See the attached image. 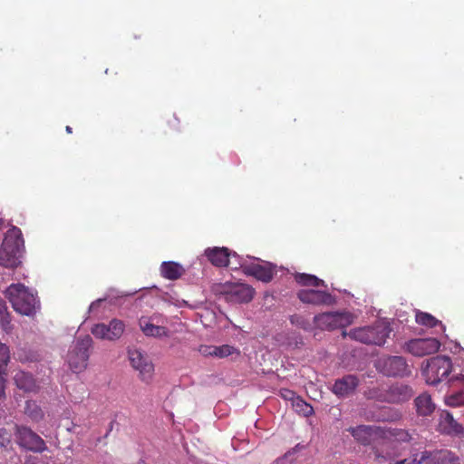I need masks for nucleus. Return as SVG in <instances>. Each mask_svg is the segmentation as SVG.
Masks as SVG:
<instances>
[{
  "instance_id": "obj_17",
  "label": "nucleus",
  "mask_w": 464,
  "mask_h": 464,
  "mask_svg": "<svg viewBox=\"0 0 464 464\" xmlns=\"http://www.w3.org/2000/svg\"><path fill=\"white\" fill-rule=\"evenodd\" d=\"M422 464H460L459 457L449 450H423Z\"/></svg>"
},
{
  "instance_id": "obj_4",
  "label": "nucleus",
  "mask_w": 464,
  "mask_h": 464,
  "mask_svg": "<svg viewBox=\"0 0 464 464\" xmlns=\"http://www.w3.org/2000/svg\"><path fill=\"white\" fill-rule=\"evenodd\" d=\"M391 328L384 324H376L373 326L361 327L351 330L348 334L351 339L365 344L383 345L389 337Z\"/></svg>"
},
{
  "instance_id": "obj_28",
  "label": "nucleus",
  "mask_w": 464,
  "mask_h": 464,
  "mask_svg": "<svg viewBox=\"0 0 464 464\" xmlns=\"http://www.w3.org/2000/svg\"><path fill=\"white\" fill-rule=\"evenodd\" d=\"M415 320L416 323L420 325L429 328H434L439 325L442 331H445V326L442 324V323L429 313L418 311L415 315Z\"/></svg>"
},
{
  "instance_id": "obj_12",
  "label": "nucleus",
  "mask_w": 464,
  "mask_h": 464,
  "mask_svg": "<svg viewBox=\"0 0 464 464\" xmlns=\"http://www.w3.org/2000/svg\"><path fill=\"white\" fill-rule=\"evenodd\" d=\"M237 265H239L245 275L254 276L264 283L270 282L275 276L276 266L269 262L264 264L238 262Z\"/></svg>"
},
{
  "instance_id": "obj_37",
  "label": "nucleus",
  "mask_w": 464,
  "mask_h": 464,
  "mask_svg": "<svg viewBox=\"0 0 464 464\" xmlns=\"http://www.w3.org/2000/svg\"><path fill=\"white\" fill-rule=\"evenodd\" d=\"M214 345H200L198 348V352L203 356H214Z\"/></svg>"
},
{
  "instance_id": "obj_31",
  "label": "nucleus",
  "mask_w": 464,
  "mask_h": 464,
  "mask_svg": "<svg viewBox=\"0 0 464 464\" xmlns=\"http://www.w3.org/2000/svg\"><path fill=\"white\" fill-rule=\"evenodd\" d=\"M214 357L218 358H226L229 355H232L233 353L239 354V352L237 348L228 344H223L220 346L214 345Z\"/></svg>"
},
{
  "instance_id": "obj_26",
  "label": "nucleus",
  "mask_w": 464,
  "mask_h": 464,
  "mask_svg": "<svg viewBox=\"0 0 464 464\" xmlns=\"http://www.w3.org/2000/svg\"><path fill=\"white\" fill-rule=\"evenodd\" d=\"M24 413L31 421L36 423L41 421L44 417L43 410L34 401H26Z\"/></svg>"
},
{
  "instance_id": "obj_13",
  "label": "nucleus",
  "mask_w": 464,
  "mask_h": 464,
  "mask_svg": "<svg viewBox=\"0 0 464 464\" xmlns=\"http://www.w3.org/2000/svg\"><path fill=\"white\" fill-rule=\"evenodd\" d=\"M298 299L304 304L314 305H332L335 304L336 299L326 291L314 289H302L297 292Z\"/></svg>"
},
{
  "instance_id": "obj_20",
  "label": "nucleus",
  "mask_w": 464,
  "mask_h": 464,
  "mask_svg": "<svg viewBox=\"0 0 464 464\" xmlns=\"http://www.w3.org/2000/svg\"><path fill=\"white\" fill-rule=\"evenodd\" d=\"M160 322L159 316L154 314L150 318L141 317L139 321L140 327L143 334L147 336L163 337L169 335V331L166 327L156 325L153 322Z\"/></svg>"
},
{
  "instance_id": "obj_24",
  "label": "nucleus",
  "mask_w": 464,
  "mask_h": 464,
  "mask_svg": "<svg viewBox=\"0 0 464 464\" xmlns=\"http://www.w3.org/2000/svg\"><path fill=\"white\" fill-rule=\"evenodd\" d=\"M418 434L415 430H407L403 429H389L385 430L382 438H391L398 442H411L417 440Z\"/></svg>"
},
{
  "instance_id": "obj_16",
  "label": "nucleus",
  "mask_w": 464,
  "mask_h": 464,
  "mask_svg": "<svg viewBox=\"0 0 464 464\" xmlns=\"http://www.w3.org/2000/svg\"><path fill=\"white\" fill-rule=\"evenodd\" d=\"M413 395L411 386L404 383H394L384 392L383 401L389 403H401L409 401Z\"/></svg>"
},
{
  "instance_id": "obj_19",
  "label": "nucleus",
  "mask_w": 464,
  "mask_h": 464,
  "mask_svg": "<svg viewBox=\"0 0 464 464\" xmlns=\"http://www.w3.org/2000/svg\"><path fill=\"white\" fill-rule=\"evenodd\" d=\"M358 385V378L355 375L348 374L334 382L332 392L338 397H346L352 394Z\"/></svg>"
},
{
  "instance_id": "obj_34",
  "label": "nucleus",
  "mask_w": 464,
  "mask_h": 464,
  "mask_svg": "<svg viewBox=\"0 0 464 464\" xmlns=\"http://www.w3.org/2000/svg\"><path fill=\"white\" fill-rule=\"evenodd\" d=\"M390 464H422V451L411 453V457L401 460H391Z\"/></svg>"
},
{
  "instance_id": "obj_25",
  "label": "nucleus",
  "mask_w": 464,
  "mask_h": 464,
  "mask_svg": "<svg viewBox=\"0 0 464 464\" xmlns=\"http://www.w3.org/2000/svg\"><path fill=\"white\" fill-rule=\"evenodd\" d=\"M15 385L25 392H33L36 389V383L33 375L24 371H18L14 376Z\"/></svg>"
},
{
  "instance_id": "obj_5",
  "label": "nucleus",
  "mask_w": 464,
  "mask_h": 464,
  "mask_svg": "<svg viewBox=\"0 0 464 464\" xmlns=\"http://www.w3.org/2000/svg\"><path fill=\"white\" fill-rule=\"evenodd\" d=\"M92 345V339L90 335L77 339L74 346L68 353V363L73 372L84 371L88 364L89 350Z\"/></svg>"
},
{
  "instance_id": "obj_35",
  "label": "nucleus",
  "mask_w": 464,
  "mask_h": 464,
  "mask_svg": "<svg viewBox=\"0 0 464 464\" xmlns=\"http://www.w3.org/2000/svg\"><path fill=\"white\" fill-rule=\"evenodd\" d=\"M10 359V351L6 344L0 342V371H5Z\"/></svg>"
},
{
  "instance_id": "obj_14",
  "label": "nucleus",
  "mask_w": 464,
  "mask_h": 464,
  "mask_svg": "<svg viewBox=\"0 0 464 464\" xmlns=\"http://www.w3.org/2000/svg\"><path fill=\"white\" fill-rule=\"evenodd\" d=\"M124 331V324L121 321L113 319L108 325L104 324H95L91 332L96 337L106 340L119 339Z\"/></svg>"
},
{
  "instance_id": "obj_6",
  "label": "nucleus",
  "mask_w": 464,
  "mask_h": 464,
  "mask_svg": "<svg viewBox=\"0 0 464 464\" xmlns=\"http://www.w3.org/2000/svg\"><path fill=\"white\" fill-rule=\"evenodd\" d=\"M451 371V361L446 356H436L428 361L424 370L426 382L431 385H437L448 377Z\"/></svg>"
},
{
  "instance_id": "obj_29",
  "label": "nucleus",
  "mask_w": 464,
  "mask_h": 464,
  "mask_svg": "<svg viewBox=\"0 0 464 464\" xmlns=\"http://www.w3.org/2000/svg\"><path fill=\"white\" fill-rule=\"evenodd\" d=\"M0 325L5 333L12 330L11 315L7 310L5 302L0 298Z\"/></svg>"
},
{
  "instance_id": "obj_18",
  "label": "nucleus",
  "mask_w": 464,
  "mask_h": 464,
  "mask_svg": "<svg viewBox=\"0 0 464 464\" xmlns=\"http://www.w3.org/2000/svg\"><path fill=\"white\" fill-rule=\"evenodd\" d=\"M205 255L208 261L215 266L224 267L232 265L231 257H237L236 253L231 254L227 247L207 248Z\"/></svg>"
},
{
  "instance_id": "obj_33",
  "label": "nucleus",
  "mask_w": 464,
  "mask_h": 464,
  "mask_svg": "<svg viewBox=\"0 0 464 464\" xmlns=\"http://www.w3.org/2000/svg\"><path fill=\"white\" fill-rule=\"evenodd\" d=\"M289 320L293 325H295L301 329L306 331L311 329L310 322L301 314H293L290 316Z\"/></svg>"
},
{
  "instance_id": "obj_30",
  "label": "nucleus",
  "mask_w": 464,
  "mask_h": 464,
  "mask_svg": "<svg viewBox=\"0 0 464 464\" xmlns=\"http://www.w3.org/2000/svg\"><path fill=\"white\" fill-rule=\"evenodd\" d=\"M459 381L462 382L464 383V376H462L460 378L457 377L456 380H454L453 382H459ZM446 403L451 407H459V406L464 405V389L459 392H453L452 394L447 396Z\"/></svg>"
},
{
  "instance_id": "obj_10",
  "label": "nucleus",
  "mask_w": 464,
  "mask_h": 464,
  "mask_svg": "<svg viewBox=\"0 0 464 464\" xmlns=\"http://www.w3.org/2000/svg\"><path fill=\"white\" fill-rule=\"evenodd\" d=\"M128 353L131 366L140 372V380L149 383L152 379L154 365L148 355L137 349L129 350Z\"/></svg>"
},
{
  "instance_id": "obj_36",
  "label": "nucleus",
  "mask_w": 464,
  "mask_h": 464,
  "mask_svg": "<svg viewBox=\"0 0 464 464\" xmlns=\"http://www.w3.org/2000/svg\"><path fill=\"white\" fill-rule=\"evenodd\" d=\"M12 432L5 428H0V447L7 448L11 446Z\"/></svg>"
},
{
  "instance_id": "obj_15",
  "label": "nucleus",
  "mask_w": 464,
  "mask_h": 464,
  "mask_svg": "<svg viewBox=\"0 0 464 464\" xmlns=\"http://www.w3.org/2000/svg\"><path fill=\"white\" fill-rule=\"evenodd\" d=\"M254 295L255 289L246 284L233 285L225 291L226 300L234 304L248 303Z\"/></svg>"
},
{
  "instance_id": "obj_40",
  "label": "nucleus",
  "mask_w": 464,
  "mask_h": 464,
  "mask_svg": "<svg viewBox=\"0 0 464 464\" xmlns=\"http://www.w3.org/2000/svg\"><path fill=\"white\" fill-rule=\"evenodd\" d=\"M380 458L383 459H384V457H382L380 455H376V459H379Z\"/></svg>"
},
{
  "instance_id": "obj_21",
  "label": "nucleus",
  "mask_w": 464,
  "mask_h": 464,
  "mask_svg": "<svg viewBox=\"0 0 464 464\" xmlns=\"http://www.w3.org/2000/svg\"><path fill=\"white\" fill-rule=\"evenodd\" d=\"M439 426L441 431L448 434H460L463 428L454 420L452 414L448 411H442L440 414Z\"/></svg>"
},
{
  "instance_id": "obj_27",
  "label": "nucleus",
  "mask_w": 464,
  "mask_h": 464,
  "mask_svg": "<svg viewBox=\"0 0 464 464\" xmlns=\"http://www.w3.org/2000/svg\"><path fill=\"white\" fill-rule=\"evenodd\" d=\"M295 280L298 285L304 286H326L324 280L310 274L297 273L295 275Z\"/></svg>"
},
{
  "instance_id": "obj_39",
  "label": "nucleus",
  "mask_w": 464,
  "mask_h": 464,
  "mask_svg": "<svg viewBox=\"0 0 464 464\" xmlns=\"http://www.w3.org/2000/svg\"><path fill=\"white\" fill-rule=\"evenodd\" d=\"M65 130H66V132H67V133H69V134L72 133V127H70V126H66Z\"/></svg>"
},
{
  "instance_id": "obj_9",
  "label": "nucleus",
  "mask_w": 464,
  "mask_h": 464,
  "mask_svg": "<svg viewBox=\"0 0 464 464\" xmlns=\"http://www.w3.org/2000/svg\"><path fill=\"white\" fill-rule=\"evenodd\" d=\"M440 343L436 338H417L405 343L404 349L416 357H423L437 353Z\"/></svg>"
},
{
  "instance_id": "obj_8",
  "label": "nucleus",
  "mask_w": 464,
  "mask_h": 464,
  "mask_svg": "<svg viewBox=\"0 0 464 464\" xmlns=\"http://www.w3.org/2000/svg\"><path fill=\"white\" fill-rule=\"evenodd\" d=\"M378 367L387 376L405 377L411 373L410 366L402 356H389L379 361Z\"/></svg>"
},
{
  "instance_id": "obj_2",
  "label": "nucleus",
  "mask_w": 464,
  "mask_h": 464,
  "mask_svg": "<svg viewBox=\"0 0 464 464\" xmlns=\"http://www.w3.org/2000/svg\"><path fill=\"white\" fill-rule=\"evenodd\" d=\"M5 295L15 312L27 316L36 313L37 298L24 285L20 283L10 285L5 291Z\"/></svg>"
},
{
  "instance_id": "obj_1",
  "label": "nucleus",
  "mask_w": 464,
  "mask_h": 464,
  "mask_svg": "<svg viewBox=\"0 0 464 464\" xmlns=\"http://www.w3.org/2000/svg\"><path fill=\"white\" fill-rule=\"evenodd\" d=\"M24 251V241L22 231L17 227L9 228L0 246V266L14 269L21 266Z\"/></svg>"
},
{
  "instance_id": "obj_23",
  "label": "nucleus",
  "mask_w": 464,
  "mask_h": 464,
  "mask_svg": "<svg viewBox=\"0 0 464 464\" xmlns=\"http://www.w3.org/2000/svg\"><path fill=\"white\" fill-rule=\"evenodd\" d=\"M414 404L416 411L420 416H429L435 410V404L431 400V397L427 392L420 394L415 400Z\"/></svg>"
},
{
  "instance_id": "obj_22",
  "label": "nucleus",
  "mask_w": 464,
  "mask_h": 464,
  "mask_svg": "<svg viewBox=\"0 0 464 464\" xmlns=\"http://www.w3.org/2000/svg\"><path fill=\"white\" fill-rule=\"evenodd\" d=\"M185 273L184 267L174 261H165L160 265V275L168 280H177Z\"/></svg>"
},
{
  "instance_id": "obj_7",
  "label": "nucleus",
  "mask_w": 464,
  "mask_h": 464,
  "mask_svg": "<svg viewBox=\"0 0 464 464\" xmlns=\"http://www.w3.org/2000/svg\"><path fill=\"white\" fill-rule=\"evenodd\" d=\"M315 326L321 330L332 331L344 328L353 323V315L348 312H329L314 317Z\"/></svg>"
},
{
  "instance_id": "obj_3",
  "label": "nucleus",
  "mask_w": 464,
  "mask_h": 464,
  "mask_svg": "<svg viewBox=\"0 0 464 464\" xmlns=\"http://www.w3.org/2000/svg\"><path fill=\"white\" fill-rule=\"evenodd\" d=\"M14 436L15 443L25 451L43 453L47 450L44 439L26 425L14 424Z\"/></svg>"
},
{
  "instance_id": "obj_11",
  "label": "nucleus",
  "mask_w": 464,
  "mask_h": 464,
  "mask_svg": "<svg viewBox=\"0 0 464 464\" xmlns=\"http://www.w3.org/2000/svg\"><path fill=\"white\" fill-rule=\"evenodd\" d=\"M348 431L357 442L362 445H370L385 435V430L374 425L351 427Z\"/></svg>"
},
{
  "instance_id": "obj_38",
  "label": "nucleus",
  "mask_w": 464,
  "mask_h": 464,
  "mask_svg": "<svg viewBox=\"0 0 464 464\" xmlns=\"http://www.w3.org/2000/svg\"><path fill=\"white\" fill-rule=\"evenodd\" d=\"M5 373V371H0V399L4 398L5 395V379L3 377V374Z\"/></svg>"
},
{
  "instance_id": "obj_32",
  "label": "nucleus",
  "mask_w": 464,
  "mask_h": 464,
  "mask_svg": "<svg viewBox=\"0 0 464 464\" xmlns=\"http://www.w3.org/2000/svg\"><path fill=\"white\" fill-rule=\"evenodd\" d=\"M294 406L296 411L303 413L304 416L308 417L314 413L313 407L300 398H296L294 401Z\"/></svg>"
}]
</instances>
